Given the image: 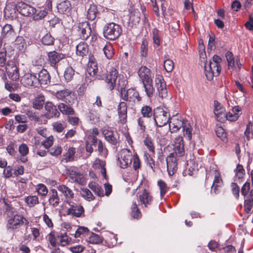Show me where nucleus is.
<instances>
[{"label": "nucleus", "mask_w": 253, "mask_h": 253, "mask_svg": "<svg viewBox=\"0 0 253 253\" xmlns=\"http://www.w3.org/2000/svg\"><path fill=\"white\" fill-rule=\"evenodd\" d=\"M155 85L159 96L162 98H166L168 95V91L166 87V84L162 76H156L155 78Z\"/></svg>", "instance_id": "nucleus-16"}, {"label": "nucleus", "mask_w": 253, "mask_h": 253, "mask_svg": "<svg viewBox=\"0 0 253 253\" xmlns=\"http://www.w3.org/2000/svg\"><path fill=\"white\" fill-rule=\"evenodd\" d=\"M99 14V12L97 9V5L94 3L90 4L89 8L87 9V19L91 21H93L95 19Z\"/></svg>", "instance_id": "nucleus-31"}, {"label": "nucleus", "mask_w": 253, "mask_h": 253, "mask_svg": "<svg viewBox=\"0 0 253 253\" xmlns=\"http://www.w3.org/2000/svg\"><path fill=\"white\" fill-rule=\"evenodd\" d=\"M182 127L184 136L187 139L190 140L192 136V128L190 124L187 121H185Z\"/></svg>", "instance_id": "nucleus-37"}, {"label": "nucleus", "mask_w": 253, "mask_h": 253, "mask_svg": "<svg viewBox=\"0 0 253 253\" xmlns=\"http://www.w3.org/2000/svg\"><path fill=\"white\" fill-rule=\"evenodd\" d=\"M140 100L138 92L134 88L127 89V101L129 106L132 107L137 104Z\"/></svg>", "instance_id": "nucleus-21"}, {"label": "nucleus", "mask_w": 253, "mask_h": 253, "mask_svg": "<svg viewBox=\"0 0 253 253\" xmlns=\"http://www.w3.org/2000/svg\"><path fill=\"white\" fill-rule=\"evenodd\" d=\"M68 205L70 208L66 211L67 215H71L77 217L84 216V208L80 204H76L73 201Z\"/></svg>", "instance_id": "nucleus-11"}, {"label": "nucleus", "mask_w": 253, "mask_h": 253, "mask_svg": "<svg viewBox=\"0 0 253 253\" xmlns=\"http://www.w3.org/2000/svg\"><path fill=\"white\" fill-rule=\"evenodd\" d=\"M246 196V199L244 201L245 211L247 213H249L253 207V190H252L249 194Z\"/></svg>", "instance_id": "nucleus-34"}, {"label": "nucleus", "mask_w": 253, "mask_h": 253, "mask_svg": "<svg viewBox=\"0 0 253 253\" xmlns=\"http://www.w3.org/2000/svg\"><path fill=\"white\" fill-rule=\"evenodd\" d=\"M122 76V78H121V76H118V71L115 68H112L109 73H107L105 81L107 84L108 88L112 90L116 86V80L119 78L117 84L118 90L120 92L122 99L124 101H126V80L123 76Z\"/></svg>", "instance_id": "nucleus-2"}, {"label": "nucleus", "mask_w": 253, "mask_h": 253, "mask_svg": "<svg viewBox=\"0 0 253 253\" xmlns=\"http://www.w3.org/2000/svg\"><path fill=\"white\" fill-rule=\"evenodd\" d=\"M169 130L171 132H175L178 131L185 122L182 119H179L176 117H172L169 121Z\"/></svg>", "instance_id": "nucleus-20"}, {"label": "nucleus", "mask_w": 253, "mask_h": 253, "mask_svg": "<svg viewBox=\"0 0 253 253\" xmlns=\"http://www.w3.org/2000/svg\"><path fill=\"white\" fill-rule=\"evenodd\" d=\"M76 153V149L75 148L70 147L67 152L63 155L64 158L62 160H65L66 162H71L74 160V155Z\"/></svg>", "instance_id": "nucleus-42"}, {"label": "nucleus", "mask_w": 253, "mask_h": 253, "mask_svg": "<svg viewBox=\"0 0 253 253\" xmlns=\"http://www.w3.org/2000/svg\"><path fill=\"white\" fill-rule=\"evenodd\" d=\"M34 74L37 76L38 86L40 85H47L50 84V76L46 70L42 68L40 71H34Z\"/></svg>", "instance_id": "nucleus-13"}, {"label": "nucleus", "mask_w": 253, "mask_h": 253, "mask_svg": "<svg viewBox=\"0 0 253 253\" xmlns=\"http://www.w3.org/2000/svg\"><path fill=\"white\" fill-rule=\"evenodd\" d=\"M26 114L30 120L36 121L40 124L42 123V119L38 117L35 113L33 112L32 111L28 110L26 111Z\"/></svg>", "instance_id": "nucleus-56"}, {"label": "nucleus", "mask_w": 253, "mask_h": 253, "mask_svg": "<svg viewBox=\"0 0 253 253\" xmlns=\"http://www.w3.org/2000/svg\"><path fill=\"white\" fill-rule=\"evenodd\" d=\"M226 57L229 69H233L234 66V60L232 53L229 51L227 52L226 53Z\"/></svg>", "instance_id": "nucleus-59"}, {"label": "nucleus", "mask_w": 253, "mask_h": 253, "mask_svg": "<svg viewBox=\"0 0 253 253\" xmlns=\"http://www.w3.org/2000/svg\"><path fill=\"white\" fill-rule=\"evenodd\" d=\"M96 70H97L96 59L93 55L89 54L87 69L88 72L90 75H92V72H93V75H94L96 73Z\"/></svg>", "instance_id": "nucleus-32"}, {"label": "nucleus", "mask_w": 253, "mask_h": 253, "mask_svg": "<svg viewBox=\"0 0 253 253\" xmlns=\"http://www.w3.org/2000/svg\"><path fill=\"white\" fill-rule=\"evenodd\" d=\"M144 145L147 147L149 151L154 155L155 154V147L151 138L147 137L144 140Z\"/></svg>", "instance_id": "nucleus-51"}, {"label": "nucleus", "mask_w": 253, "mask_h": 253, "mask_svg": "<svg viewBox=\"0 0 253 253\" xmlns=\"http://www.w3.org/2000/svg\"><path fill=\"white\" fill-rule=\"evenodd\" d=\"M75 74V71L71 67H68L64 73V78L67 82H70L73 78Z\"/></svg>", "instance_id": "nucleus-50"}, {"label": "nucleus", "mask_w": 253, "mask_h": 253, "mask_svg": "<svg viewBox=\"0 0 253 253\" xmlns=\"http://www.w3.org/2000/svg\"><path fill=\"white\" fill-rule=\"evenodd\" d=\"M89 47L86 43L81 42L76 46V54L79 56L84 57L88 54Z\"/></svg>", "instance_id": "nucleus-27"}, {"label": "nucleus", "mask_w": 253, "mask_h": 253, "mask_svg": "<svg viewBox=\"0 0 253 253\" xmlns=\"http://www.w3.org/2000/svg\"><path fill=\"white\" fill-rule=\"evenodd\" d=\"M44 103V96L42 94H40L34 100L33 106L35 109L40 110L43 107Z\"/></svg>", "instance_id": "nucleus-39"}, {"label": "nucleus", "mask_w": 253, "mask_h": 253, "mask_svg": "<svg viewBox=\"0 0 253 253\" xmlns=\"http://www.w3.org/2000/svg\"><path fill=\"white\" fill-rule=\"evenodd\" d=\"M73 103H61L58 105V108L63 114L67 115H74L75 112L72 106Z\"/></svg>", "instance_id": "nucleus-26"}, {"label": "nucleus", "mask_w": 253, "mask_h": 253, "mask_svg": "<svg viewBox=\"0 0 253 253\" xmlns=\"http://www.w3.org/2000/svg\"><path fill=\"white\" fill-rule=\"evenodd\" d=\"M25 202L29 207H33L39 204L38 198L36 196H29L25 199Z\"/></svg>", "instance_id": "nucleus-46"}, {"label": "nucleus", "mask_w": 253, "mask_h": 253, "mask_svg": "<svg viewBox=\"0 0 253 253\" xmlns=\"http://www.w3.org/2000/svg\"><path fill=\"white\" fill-rule=\"evenodd\" d=\"M57 240L58 241L60 245L61 246H65L70 244L71 241V238L68 237L67 234H60L57 236Z\"/></svg>", "instance_id": "nucleus-40"}, {"label": "nucleus", "mask_w": 253, "mask_h": 253, "mask_svg": "<svg viewBox=\"0 0 253 253\" xmlns=\"http://www.w3.org/2000/svg\"><path fill=\"white\" fill-rule=\"evenodd\" d=\"M70 177L73 181L81 185H84L85 184V179L84 176L79 172L72 170L70 173Z\"/></svg>", "instance_id": "nucleus-36"}, {"label": "nucleus", "mask_w": 253, "mask_h": 253, "mask_svg": "<svg viewBox=\"0 0 253 253\" xmlns=\"http://www.w3.org/2000/svg\"><path fill=\"white\" fill-rule=\"evenodd\" d=\"M221 62L222 59L219 56L214 55L208 64L205 63V75L208 80H211L213 77H217L220 74Z\"/></svg>", "instance_id": "nucleus-3"}, {"label": "nucleus", "mask_w": 253, "mask_h": 253, "mask_svg": "<svg viewBox=\"0 0 253 253\" xmlns=\"http://www.w3.org/2000/svg\"><path fill=\"white\" fill-rule=\"evenodd\" d=\"M2 201L4 205L5 212L8 215L10 214L12 215L13 213L14 208L10 205L11 202L5 198H3Z\"/></svg>", "instance_id": "nucleus-49"}, {"label": "nucleus", "mask_w": 253, "mask_h": 253, "mask_svg": "<svg viewBox=\"0 0 253 253\" xmlns=\"http://www.w3.org/2000/svg\"><path fill=\"white\" fill-rule=\"evenodd\" d=\"M89 187L98 196H104V190L98 183L91 182L89 184Z\"/></svg>", "instance_id": "nucleus-38"}, {"label": "nucleus", "mask_w": 253, "mask_h": 253, "mask_svg": "<svg viewBox=\"0 0 253 253\" xmlns=\"http://www.w3.org/2000/svg\"><path fill=\"white\" fill-rule=\"evenodd\" d=\"M31 72V73L26 74L22 77L21 80V84L25 87H38V81H37V76L35 75L34 71Z\"/></svg>", "instance_id": "nucleus-15"}, {"label": "nucleus", "mask_w": 253, "mask_h": 253, "mask_svg": "<svg viewBox=\"0 0 253 253\" xmlns=\"http://www.w3.org/2000/svg\"><path fill=\"white\" fill-rule=\"evenodd\" d=\"M58 190L61 192L65 197L64 202L67 204H70L73 201L74 193L73 191L65 185H60L57 187Z\"/></svg>", "instance_id": "nucleus-18"}, {"label": "nucleus", "mask_w": 253, "mask_h": 253, "mask_svg": "<svg viewBox=\"0 0 253 253\" xmlns=\"http://www.w3.org/2000/svg\"><path fill=\"white\" fill-rule=\"evenodd\" d=\"M108 71L106 69H101L100 70H96V73L93 75V72H92L91 76H96V78L98 80H105Z\"/></svg>", "instance_id": "nucleus-48"}, {"label": "nucleus", "mask_w": 253, "mask_h": 253, "mask_svg": "<svg viewBox=\"0 0 253 253\" xmlns=\"http://www.w3.org/2000/svg\"><path fill=\"white\" fill-rule=\"evenodd\" d=\"M104 53L109 59H111L114 54V50L111 44H107L103 48Z\"/></svg>", "instance_id": "nucleus-45"}, {"label": "nucleus", "mask_w": 253, "mask_h": 253, "mask_svg": "<svg viewBox=\"0 0 253 253\" xmlns=\"http://www.w3.org/2000/svg\"><path fill=\"white\" fill-rule=\"evenodd\" d=\"M65 58V54L58 52L55 50L47 53L46 60L50 66L54 68L57 67L58 63Z\"/></svg>", "instance_id": "nucleus-12"}, {"label": "nucleus", "mask_w": 253, "mask_h": 253, "mask_svg": "<svg viewBox=\"0 0 253 253\" xmlns=\"http://www.w3.org/2000/svg\"><path fill=\"white\" fill-rule=\"evenodd\" d=\"M164 67L168 72H170L173 70L174 63L170 59H167L164 61Z\"/></svg>", "instance_id": "nucleus-60"}, {"label": "nucleus", "mask_w": 253, "mask_h": 253, "mask_svg": "<svg viewBox=\"0 0 253 253\" xmlns=\"http://www.w3.org/2000/svg\"><path fill=\"white\" fill-rule=\"evenodd\" d=\"M252 126H253L252 123L249 122V124L247 125L246 130L244 132V134L248 140H249L251 138H253V137Z\"/></svg>", "instance_id": "nucleus-55"}, {"label": "nucleus", "mask_w": 253, "mask_h": 253, "mask_svg": "<svg viewBox=\"0 0 253 253\" xmlns=\"http://www.w3.org/2000/svg\"><path fill=\"white\" fill-rule=\"evenodd\" d=\"M6 72L8 77L13 81H17L19 78V69L13 60H8L6 65Z\"/></svg>", "instance_id": "nucleus-10"}, {"label": "nucleus", "mask_w": 253, "mask_h": 253, "mask_svg": "<svg viewBox=\"0 0 253 253\" xmlns=\"http://www.w3.org/2000/svg\"><path fill=\"white\" fill-rule=\"evenodd\" d=\"M152 82L153 81L151 80V83H146V82L143 83L147 95L149 98L152 97L154 91V89L152 85Z\"/></svg>", "instance_id": "nucleus-47"}, {"label": "nucleus", "mask_w": 253, "mask_h": 253, "mask_svg": "<svg viewBox=\"0 0 253 253\" xmlns=\"http://www.w3.org/2000/svg\"><path fill=\"white\" fill-rule=\"evenodd\" d=\"M170 114L167 109L158 107L154 110V119L158 126L166 125L169 121Z\"/></svg>", "instance_id": "nucleus-5"}, {"label": "nucleus", "mask_w": 253, "mask_h": 253, "mask_svg": "<svg viewBox=\"0 0 253 253\" xmlns=\"http://www.w3.org/2000/svg\"><path fill=\"white\" fill-rule=\"evenodd\" d=\"M49 195L48 202L49 205L54 208L57 207L60 203V199L57 191L55 189H52L49 191Z\"/></svg>", "instance_id": "nucleus-28"}, {"label": "nucleus", "mask_w": 253, "mask_h": 253, "mask_svg": "<svg viewBox=\"0 0 253 253\" xmlns=\"http://www.w3.org/2000/svg\"><path fill=\"white\" fill-rule=\"evenodd\" d=\"M52 1L47 0L45 4L42 6L34 8L32 19L34 21H39L43 19L47 14L51 11Z\"/></svg>", "instance_id": "nucleus-6"}, {"label": "nucleus", "mask_w": 253, "mask_h": 253, "mask_svg": "<svg viewBox=\"0 0 253 253\" xmlns=\"http://www.w3.org/2000/svg\"><path fill=\"white\" fill-rule=\"evenodd\" d=\"M173 152L167 158L168 171L169 175H173L177 169L176 157L183 156L185 154L183 137L178 136L175 138L173 144Z\"/></svg>", "instance_id": "nucleus-1"}, {"label": "nucleus", "mask_w": 253, "mask_h": 253, "mask_svg": "<svg viewBox=\"0 0 253 253\" xmlns=\"http://www.w3.org/2000/svg\"><path fill=\"white\" fill-rule=\"evenodd\" d=\"M82 194L84 198L86 199L88 201H91L94 199V197L92 193L89 189L87 188L82 189Z\"/></svg>", "instance_id": "nucleus-64"}, {"label": "nucleus", "mask_w": 253, "mask_h": 253, "mask_svg": "<svg viewBox=\"0 0 253 253\" xmlns=\"http://www.w3.org/2000/svg\"><path fill=\"white\" fill-rule=\"evenodd\" d=\"M41 42L45 45H52L54 44V38L50 33H47L42 38Z\"/></svg>", "instance_id": "nucleus-44"}, {"label": "nucleus", "mask_w": 253, "mask_h": 253, "mask_svg": "<svg viewBox=\"0 0 253 253\" xmlns=\"http://www.w3.org/2000/svg\"><path fill=\"white\" fill-rule=\"evenodd\" d=\"M118 114L119 116V127L120 130L126 137V103L122 101L121 102L118 108Z\"/></svg>", "instance_id": "nucleus-7"}, {"label": "nucleus", "mask_w": 253, "mask_h": 253, "mask_svg": "<svg viewBox=\"0 0 253 253\" xmlns=\"http://www.w3.org/2000/svg\"><path fill=\"white\" fill-rule=\"evenodd\" d=\"M125 149L121 150L120 153V157H119L118 159V164L119 167L122 169H125L126 168V154Z\"/></svg>", "instance_id": "nucleus-41"}, {"label": "nucleus", "mask_w": 253, "mask_h": 253, "mask_svg": "<svg viewBox=\"0 0 253 253\" xmlns=\"http://www.w3.org/2000/svg\"><path fill=\"white\" fill-rule=\"evenodd\" d=\"M102 133L107 140L112 144L117 143V139L114 135V132L111 128L108 127H104L102 128Z\"/></svg>", "instance_id": "nucleus-30"}, {"label": "nucleus", "mask_w": 253, "mask_h": 253, "mask_svg": "<svg viewBox=\"0 0 253 253\" xmlns=\"http://www.w3.org/2000/svg\"><path fill=\"white\" fill-rule=\"evenodd\" d=\"M145 161L147 163V165L149 166L150 168L154 171V169L155 168V161L151 156V155L149 154H145Z\"/></svg>", "instance_id": "nucleus-58"}, {"label": "nucleus", "mask_w": 253, "mask_h": 253, "mask_svg": "<svg viewBox=\"0 0 253 253\" xmlns=\"http://www.w3.org/2000/svg\"><path fill=\"white\" fill-rule=\"evenodd\" d=\"M71 6V4L70 1L66 0L58 4L57 8L59 13L65 14L70 11Z\"/></svg>", "instance_id": "nucleus-35"}, {"label": "nucleus", "mask_w": 253, "mask_h": 253, "mask_svg": "<svg viewBox=\"0 0 253 253\" xmlns=\"http://www.w3.org/2000/svg\"><path fill=\"white\" fill-rule=\"evenodd\" d=\"M92 123H96L99 121V117L96 111L91 110L87 115Z\"/></svg>", "instance_id": "nucleus-54"}, {"label": "nucleus", "mask_w": 253, "mask_h": 253, "mask_svg": "<svg viewBox=\"0 0 253 253\" xmlns=\"http://www.w3.org/2000/svg\"><path fill=\"white\" fill-rule=\"evenodd\" d=\"M141 114L144 117L150 118L153 115H154V111H152V108L149 106H145L142 108Z\"/></svg>", "instance_id": "nucleus-53"}, {"label": "nucleus", "mask_w": 253, "mask_h": 253, "mask_svg": "<svg viewBox=\"0 0 253 253\" xmlns=\"http://www.w3.org/2000/svg\"><path fill=\"white\" fill-rule=\"evenodd\" d=\"M122 33L121 27L113 22L106 24L103 28V36L109 40H115Z\"/></svg>", "instance_id": "nucleus-4"}, {"label": "nucleus", "mask_w": 253, "mask_h": 253, "mask_svg": "<svg viewBox=\"0 0 253 253\" xmlns=\"http://www.w3.org/2000/svg\"><path fill=\"white\" fill-rule=\"evenodd\" d=\"M16 36V33L12 25L5 24L2 28L1 37L4 39L10 40L13 39Z\"/></svg>", "instance_id": "nucleus-25"}, {"label": "nucleus", "mask_w": 253, "mask_h": 253, "mask_svg": "<svg viewBox=\"0 0 253 253\" xmlns=\"http://www.w3.org/2000/svg\"><path fill=\"white\" fill-rule=\"evenodd\" d=\"M53 130L57 132H62L66 127L65 125L59 122H56L52 125Z\"/></svg>", "instance_id": "nucleus-62"}, {"label": "nucleus", "mask_w": 253, "mask_h": 253, "mask_svg": "<svg viewBox=\"0 0 253 253\" xmlns=\"http://www.w3.org/2000/svg\"><path fill=\"white\" fill-rule=\"evenodd\" d=\"M62 149L59 146H54L49 149L47 152L49 153L51 155L54 156H58L61 154Z\"/></svg>", "instance_id": "nucleus-63"}, {"label": "nucleus", "mask_w": 253, "mask_h": 253, "mask_svg": "<svg viewBox=\"0 0 253 253\" xmlns=\"http://www.w3.org/2000/svg\"><path fill=\"white\" fill-rule=\"evenodd\" d=\"M29 222L23 216L15 215L13 218L9 219L7 224V228L12 230L18 229L22 224H25L28 226Z\"/></svg>", "instance_id": "nucleus-8"}, {"label": "nucleus", "mask_w": 253, "mask_h": 253, "mask_svg": "<svg viewBox=\"0 0 253 253\" xmlns=\"http://www.w3.org/2000/svg\"><path fill=\"white\" fill-rule=\"evenodd\" d=\"M55 97L58 100H62L64 102L68 103H74V95L71 90L68 89H64L58 91L56 92Z\"/></svg>", "instance_id": "nucleus-14"}, {"label": "nucleus", "mask_w": 253, "mask_h": 253, "mask_svg": "<svg viewBox=\"0 0 253 253\" xmlns=\"http://www.w3.org/2000/svg\"><path fill=\"white\" fill-rule=\"evenodd\" d=\"M45 113L42 115L47 119H50L53 118H58L60 113L58 110L56 106L52 102L47 101L44 105Z\"/></svg>", "instance_id": "nucleus-9"}, {"label": "nucleus", "mask_w": 253, "mask_h": 253, "mask_svg": "<svg viewBox=\"0 0 253 253\" xmlns=\"http://www.w3.org/2000/svg\"><path fill=\"white\" fill-rule=\"evenodd\" d=\"M78 28V33L83 40L87 39L90 36L91 30L90 25L87 22L79 23Z\"/></svg>", "instance_id": "nucleus-17"}, {"label": "nucleus", "mask_w": 253, "mask_h": 253, "mask_svg": "<svg viewBox=\"0 0 253 253\" xmlns=\"http://www.w3.org/2000/svg\"><path fill=\"white\" fill-rule=\"evenodd\" d=\"M103 239L99 235L92 233L88 239V242L91 244H98L102 242Z\"/></svg>", "instance_id": "nucleus-52"}, {"label": "nucleus", "mask_w": 253, "mask_h": 253, "mask_svg": "<svg viewBox=\"0 0 253 253\" xmlns=\"http://www.w3.org/2000/svg\"><path fill=\"white\" fill-rule=\"evenodd\" d=\"M139 199L142 204H144L145 207H147L151 204L153 201V197L147 190L144 189L142 193L139 195Z\"/></svg>", "instance_id": "nucleus-29"}, {"label": "nucleus", "mask_w": 253, "mask_h": 253, "mask_svg": "<svg viewBox=\"0 0 253 253\" xmlns=\"http://www.w3.org/2000/svg\"><path fill=\"white\" fill-rule=\"evenodd\" d=\"M236 173V177L238 179H241L243 177L245 174V171L243 166L240 164L237 166L236 169L235 170Z\"/></svg>", "instance_id": "nucleus-57"}, {"label": "nucleus", "mask_w": 253, "mask_h": 253, "mask_svg": "<svg viewBox=\"0 0 253 253\" xmlns=\"http://www.w3.org/2000/svg\"><path fill=\"white\" fill-rule=\"evenodd\" d=\"M214 113L218 121L223 123L225 121L224 108L217 101H214Z\"/></svg>", "instance_id": "nucleus-22"}, {"label": "nucleus", "mask_w": 253, "mask_h": 253, "mask_svg": "<svg viewBox=\"0 0 253 253\" xmlns=\"http://www.w3.org/2000/svg\"><path fill=\"white\" fill-rule=\"evenodd\" d=\"M17 7L19 13L24 16H32L33 14L34 7L24 2H19L17 4Z\"/></svg>", "instance_id": "nucleus-19"}, {"label": "nucleus", "mask_w": 253, "mask_h": 253, "mask_svg": "<svg viewBox=\"0 0 253 253\" xmlns=\"http://www.w3.org/2000/svg\"><path fill=\"white\" fill-rule=\"evenodd\" d=\"M137 203H139L138 199L132 202L130 207V215L134 219H139L141 217V213L140 212L137 206Z\"/></svg>", "instance_id": "nucleus-33"}, {"label": "nucleus", "mask_w": 253, "mask_h": 253, "mask_svg": "<svg viewBox=\"0 0 253 253\" xmlns=\"http://www.w3.org/2000/svg\"><path fill=\"white\" fill-rule=\"evenodd\" d=\"M18 12L17 5H7L4 10V16L10 20L15 19L18 16Z\"/></svg>", "instance_id": "nucleus-23"}, {"label": "nucleus", "mask_w": 253, "mask_h": 253, "mask_svg": "<svg viewBox=\"0 0 253 253\" xmlns=\"http://www.w3.org/2000/svg\"><path fill=\"white\" fill-rule=\"evenodd\" d=\"M139 78L143 83H151L152 80L151 71L146 66L141 67L138 72Z\"/></svg>", "instance_id": "nucleus-24"}, {"label": "nucleus", "mask_w": 253, "mask_h": 253, "mask_svg": "<svg viewBox=\"0 0 253 253\" xmlns=\"http://www.w3.org/2000/svg\"><path fill=\"white\" fill-rule=\"evenodd\" d=\"M158 184L161 190V196L163 198L168 190V187L166 183L162 180H160L158 182Z\"/></svg>", "instance_id": "nucleus-61"}, {"label": "nucleus", "mask_w": 253, "mask_h": 253, "mask_svg": "<svg viewBox=\"0 0 253 253\" xmlns=\"http://www.w3.org/2000/svg\"><path fill=\"white\" fill-rule=\"evenodd\" d=\"M14 44L16 47L19 50H23L26 47V43L23 37L18 36L14 42Z\"/></svg>", "instance_id": "nucleus-43"}]
</instances>
